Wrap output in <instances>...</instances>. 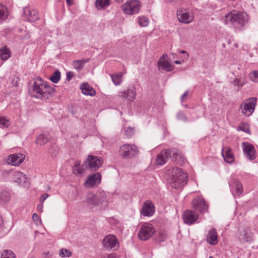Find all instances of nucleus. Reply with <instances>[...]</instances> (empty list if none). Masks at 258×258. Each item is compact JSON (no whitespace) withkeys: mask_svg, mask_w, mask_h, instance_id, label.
Segmentation results:
<instances>
[{"mask_svg":"<svg viewBox=\"0 0 258 258\" xmlns=\"http://www.w3.org/2000/svg\"><path fill=\"white\" fill-rule=\"evenodd\" d=\"M74 75V73L73 72H69L66 74L67 80L69 81H70L73 77Z\"/></svg>","mask_w":258,"mask_h":258,"instance_id":"nucleus-48","label":"nucleus"},{"mask_svg":"<svg viewBox=\"0 0 258 258\" xmlns=\"http://www.w3.org/2000/svg\"><path fill=\"white\" fill-rule=\"evenodd\" d=\"M167 57V54H164L162 57H161L160 58H163V60H165V57Z\"/></svg>","mask_w":258,"mask_h":258,"instance_id":"nucleus-56","label":"nucleus"},{"mask_svg":"<svg viewBox=\"0 0 258 258\" xmlns=\"http://www.w3.org/2000/svg\"><path fill=\"white\" fill-rule=\"evenodd\" d=\"M110 0H96L95 5L98 9H103L110 5Z\"/></svg>","mask_w":258,"mask_h":258,"instance_id":"nucleus-33","label":"nucleus"},{"mask_svg":"<svg viewBox=\"0 0 258 258\" xmlns=\"http://www.w3.org/2000/svg\"><path fill=\"white\" fill-rule=\"evenodd\" d=\"M155 232V230L152 224L145 223L141 225L138 236L140 239L145 241L150 238Z\"/></svg>","mask_w":258,"mask_h":258,"instance_id":"nucleus-8","label":"nucleus"},{"mask_svg":"<svg viewBox=\"0 0 258 258\" xmlns=\"http://www.w3.org/2000/svg\"><path fill=\"white\" fill-rule=\"evenodd\" d=\"M25 158V155L22 153L13 154L8 156L7 162L9 164L18 166L24 161Z\"/></svg>","mask_w":258,"mask_h":258,"instance_id":"nucleus-17","label":"nucleus"},{"mask_svg":"<svg viewBox=\"0 0 258 258\" xmlns=\"http://www.w3.org/2000/svg\"><path fill=\"white\" fill-rule=\"evenodd\" d=\"M83 94L86 95L94 96L96 94L95 90L87 83H83L80 86Z\"/></svg>","mask_w":258,"mask_h":258,"instance_id":"nucleus-28","label":"nucleus"},{"mask_svg":"<svg viewBox=\"0 0 258 258\" xmlns=\"http://www.w3.org/2000/svg\"><path fill=\"white\" fill-rule=\"evenodd\" d=\"M155 208L150 200H147L143 204L141 214L144 217H151L155 213Z\"/></svg>","mask_w":258,"mask_h":258,"instance_id":"nucleus-15","label":"nucleus"},{"mask_svg":"<svg viewBox=\"0 0 258 258\" xmlns=\"http://www.w3.org/2000/svg\"><path fill=\"white\" fill-rule=\"evenodd\" d=\"M171 154V150H165L162 151L156 157V164L159 165H162L164 164L169 156Z\"/></svg>","mask_w":258,"mask_h":258,"instance_id":"nucleus-23","label":"nucleus"},{"mask_svg":"<svg viewBox=\"0 0 258 258\" xmlns=\"http://www.w3.org/2000/svg\"><path fill=\"white\" fill-rule=\"evenodd\" d=\"M102 244L108 250H115L119 247V243L116 237L113 235H108L104 238Z\"/></svg>","mask_w":258,"mask_h":258,"instance_id":"nucleus-12","label":"nucleus"},{"mask_svg":"<svg viewBox=\"0 0 258 258\" xmlns=\"http://www.w3.org/2000/svg\"><path fill=\"white\" fill-rule=\"evenodd\" d=\"M59 151V148L55 144H51L48 149V152L52 156H56Z\"/></svg>","mask_w":258,"mask_h":258,"instance_id":"nucleus-37","label":"nucleus"},{"mask_svg":"<svg viewBox=\"0 0 258 258\" xmlns=\"http://www.w3.org/2000/svg\"><path fill=\"white\" fill-rule=\"evenodd\" d=\"M178 0H165L166 3H173V4H176Z\"/></svg>","mask_w":258,"mask_h":258,"instance_id":"nucleus-51","label":"nucleus"},{"mask_svg":"<svg viewBox=\"0 0 258 258\" xmlns=\"http://www.w3.org/2000/svg\"><path fill=\"white\" fill-rule=\"evenodd\" d=\"M177 18L180 23L188 24L194 20V13L189 8H181L177 10Z\"/></svg>","mask_w":258,"mask_h":258,"instance_id":"nucleus-5","label":"nucleus"},{"mask_svg":"<svg viewBox=\"0 0 258 258\" xmlns=\"http://www.w3.org/2000/svg\"><path fill=\"white\" fill-rule=\"evenodd\" d=\"M101 175L100 173L97 172L89 176L84 183L86 188H92L97 186L101 182Z\"/></svg>","mask_w":258,"mask_h":258,"instance_id":"nucleus-13","label":"nucleus"},{"mask_svg":"<svg viewBox=\"0 0 258 258\" xmlns=\"http://www.w3.org/2000/svg\"><path fill=\"white\" fill-rule=\"evenodd\" d=\"M207 242L211 245H215L218 242L217 230L214 228H211L206 236Z\"/></svg>","mask_w":258,"mask_h":258,"instance_id":"nucleus-22","label":"nucleus"},{"mask_svg":"<svg viewBox=\"0 0 258 258\" xmlns=\"http://www.w3.org/2000/svg\"><path fill=\"white\" fill-rule=\"evenodd\" d=\"M13 179L14 182L24 187H28L29 185V178L21 171H17L14 173Z\"/></svg>","mask_w":258,"mask_h":258,"instance_id":"nucleus-18","label":"nucleus"},{"mask_svg":"<svg viewBox=\"0 0 258 258\" xmlns=\"http://www.w3.org/2000/svg\"><path fill=\"white\" fill-rule=\"evenodd\" d=\"M187 95V91H186L181 96L180 99L182 102H183L184 100V98Z\"/></svg>","mask_w":258,"mask_h":258,"instance_id":"nucleus-52","label":"nucleus"},{"mask_svg":"<svg viewBox=\"0 0 258 258\" xmlns=\"http://www.w3.org/2000/svg\"><path fill=\"white\" fill-rule=\"evenodd\" d=\"M232 84L239 88L242 87L245 84V82L244 79L235 78L233 81Z\"/></svg>","mask_w":258,"mask_h":258,"instance_id":"nucleus-43","label":"nucleus"},{"mask_svg":"<svg viewBox=\"0 0 258 258\" xmlns=\"http://www.w3.org/2000/svg\"><path fill=\"white\" fill-rule=\"evenodd\" d=\"M180 53H186V52L184 50H181L180 51Z\"/></svg>","mask_w":258,"mask_h":258,"instance_id":"nucleus-58","label":"nucleus"},{"mask_svg":"<svg viewBox=\"0 0 258 258\" xmlns=\"http://www.w3.org/2000/svg\"><path fill=\"white\" fill-rule=\"evenodd\" d=\"M256 99L253 97L243 102L240 106L242 113L246 116L250 115L254 111Z\"/></svg>","mask_w":258,"mask_h":258,"instance_id":"nucleus-10","label":"nucleus"},{"mask_svg":"<svg viewBox=\"0 0 258 258\" xmlns=\"http://www.w3.org/2000/svg\"><path fill=\"white\" fill-rule=\"evenodd\" d=\"M54 90L44 82L40 77L36 79L30 92L31 96L37 99L45 100L51 95Z\"/></svg>","mask_w":258,"mask_h":258,"instance_id":"nucleus-2","label":"nucleus"},{"mask_svg":"<svg viewBox=\"0 0 258 258\" xmlns=\"http://www.w3.org/2000/svg\"><path fill=\"white\" fill-rule=\"evenodd\" d=\"M118 153L122 158L130 159L137 155L139 150L135 145L125 144L120 147Z\"/></svg>","mask_w":258,"mask_h":258,"instance_id":"nucleus-6","label":"nucleus"},{"mask_svg":"<svg viewBox=\"0 0 258 258\" xmlns=\"http://www.w3.org/2000/svg\"><path fill=\"white\" fill-rule=\"evenodd\" d=\"M229 185L230 187L231 192L235 196V194L233 190L234 188L236 191V194L237 196L240 195L243 192V188L241 183L236 179H232L231 180L229 181Z\"/></svg>","mask_w":258,"mask_h":258,"instance_id":"nucleus-21","label":"nucleus"},{"mask_svg":"<svg viewBox=\"0 0 258 258\" xmlns=\"http://www.w3.org/2000/svg\"><path fill=\"white\" fill-rule=\"evenodd\" d=\"M59 255L61 257H70L71 256V252L66 249L62 248L60 250Z\"/></svg>","mask_w":258,"mask_h":258,"instance_id":"nucleus-44","label":"nucleus"},{"mask_svg":"<svg viewBox=\"0 0 258 258\" xmlns=\"http://www.w3.org/2000/svg\"><path fill=\"white\" fill-rule=\"evenodd\" d=\"M135 133V130L133 127H128L124 131V135L127 138H130L133 136Z\"/></svg>","mask_w":258,"mask_h":258,"instance_id":"nucleus-42","label":"nucleus"},{"mask_svg":"<svg viewBox=\"0 0 258 258\" xmlns=\"http://www.w3.org/2000/svg\"><path fill=\"white\" fill-rule=\"evenodd\" d=\"M191 204L194 209L201 213H203L208 208V205L206 204L204 199L200 197L194 198Z\"/></svg>","mask_w":258,"mask_h":258,"instance_id":"nucleus-16","label":"nucleus"},{"mask_svg":"<svg viewBox=\"0 0 258 258\" xmlns=\"http://www.w3.org/2000/svg\"><path fill=\"white\" fill-rule=\"evenodd\" d=\"M138 23L141 27H146L149 24V19L146 17H141L139 18Z\"/></svg>","mask_w":258,"mask_h":258,"instance_id":"nucleus-40","label":"nucleus"},{"mask_svg":"<svg viewBox=\"0 0 258 258\" xmlns=\"http://www.w3.org/2000/svg\"><path fill=\"white\" fill-rule=\"evenodd\" d=\"M199 218V215L191 210L186 211L183 215L184 222L188 225L194 223Z\"/></svg>","mask_w":258,"mask_h":258,"instance_id":"nucleus-20","label":"nucleus"},{"mask_svg":"<svg viewBox=\"0 0 258 258\" xmlns=\"http://www.w3.org/2000/svg\"><path fill=\"white\" fill-rule=\"evenodd\" d=\"M50 80L54 83H57L60 79V73L58 70L55 71L51 76Z\"/></svg>","mask_w":258,"mask_h":258,"instance_id":"nucleus-36","label":"nucleus"},{"mask_svg":"<svg viewBox=\"0 0 258 258\" xmlns=\"http://www.w3.org/2000/svg\"><path fill=\"white\" fill-rule=\"evenodd\" d=\"M222 156L224 161L228 163H232L234 160V157L232 150L228 147H223Z\"/></svg>","mask_w":258,"mask_h":258,"instance_id":"nucleus-24","label":"nucleus"},{"mask_svg":"<svg viewBox=\"0 0 258 258\" xmlns=\"http://www.w3.org/2000/svg\"><path fill=\"white\" fill-rule=\"evenodd\" d=\"M239 128L240 130L243 131L245 133H249L250 132L249 129L248 128H246L245 126H240Z\"/></svg>","mask_w":258,"mask_h":258,"instance_id":"nucleus-50","label":"nucleus"},{"mask_svg":"<svg viewBox=\"0 0 258 258\" xmlns=\"http://www.w3.org/2000/svg\"><path fill=\"white\" fill-rule=\"evenodd\" d=\"M244 155L247 159L252 161L256 158V152L253 146L248 142H242L241 144Z\"/></svg>","mask_w":258,"mask_h":258,"instance_id":"nucleus-11","label":"nucleus"},{"mask_svg":"<svg viewBox=\"0 0 258 258\" xmlns=\"http://www.w3.org/2000/svg\"><path fill=\"white\" fill-rule=\"evenodd\" d=\"M115 1L118 3H121V2H122L123 0H115Z\"/></svg>","mask_w":258,"mask_h":258,"instance_id":"nucleus-59","label":"nucleus"},{"mask_svg":"<svg viewBox=\"0 0 258 258\" xmlns=\"http://www.w3.org/2000/svg\"><path fill=\"white\" fill-rule=\"evenodd\" d=\"M66 1L69 5H70L72 4V0H66Z\"/></svg>","mask_w":258,"mask_h":258,"instance_id":"nucleus-55","label":"nucleus"},{"mask_svg":"<svg viewBox=\"0 0 258 258\" xmlns=\"http://www.w3.org/2000/svg\"><path fill=\"white\" fill-rule=\"evenodd\" d=\"M3 223V221L1 217H0V228L2 227Z\"/></svg>","mask_w":258,"mask_h":258,"instance_id":"nucleus-54","label":"nucleus"},{"mask_svg":"<svg viewBox=\"0 0 258 258\" xmlns=\"http://www.w3.org/2000/svg\"><path fill=\"white\" fill-rule=\"evenodd\" d=\"M10 124V121L5 116H0V127H8Z\"/></svg>","mask_w":258,"mask_h":258,"instance_id":"nucleus-41","label":"nucleus"},{"mask_svg":"<svg viewBox=\"0 0 258 258\" xmlns=\"http://www.w3.org/2000/svg\"><path fill=\"white\" fill-rule=\"evenodd\" d=\"M38 208L42 209V205H39L38 207Z\"/></svg>","mask_w":258,"mask_h":258,"instance_id":"nucleus-60","label":"nucleus"},{"mask_svg":"<svg viewBox=\"0 0 258 258\" xmlns=\"http://www.w3.org/2000/svg\"><path fill=\"white\" fill-rule=\"evenodd\" d=\"M11 51L7 46H4L0 48V58L3 61L7 60L11 56Z\"/></svg>","mask_w":258,"mask_h":258,"instance_id":"nucleus-30","label":"nucleus"},{"mask_svg":"<svg viewBox=\"0 0 258 258\" xmlns=\"http://www.w3.org/2000/svg\"><path fill=\"white\" fill-rule=\"evenodd\" d=\"M107 258H117V256L115 254L112 253L108 255Z\"/></svg>","mask_w":258,"mask_h":258,"instance_id":"nucleus-53","label":"nucleus"},{"mask_svg":"<svg viewBox=\"0 0 258 258\" xmlns=\"http://www.w3.org/2000/svg\"><path fill=\"white\" fill-rule=\"evenodd\" d=\"M167 175L169 183L175 189L181 188L187 183V175L180 168L172 167L167 170Z\"/></svg>","mask_w":258,"mask_h":258,"instance_id":"nucleus-1","label":"nucleus"},{"mask_svg":"<svg viewBox=\"0 0 258 258\" xmlns=\"http://www.w3.org/2000/svg\"><path fill=\"white\" fill-rule=\"evenodd\" d=\"M1 258H16V256L12 250H5L1 254Z\"/></svg>","mask_w":258,"mask_h":258,"instance_id":"nucleus-38","label":"nucleus"},{"mask_svg":"<svg viewBox=\"0 0 258 258\" xmlns=\"http://www.w3.org/2000/svg\"><path fill=\"white\" fill-rule=\"evenodd\" d=\"M48 196L49 195L47 194H43L40 198V201L41 202H43L46 200V199L48 197Z\"/></svg>","mask_w":258,"mask_h":258,"instance_id":"nucleus-49","label":"nucleus"},{"mask_svg":"<svg viewBox=\"0 0 258 258\" xmlns=\"http://www.w3.org/2000/svg\"><path fill=\"white\" fill-rule=\"evenodd\" d=\"M159 69H162L166 71H170L172 70V67L167 60H163V58H160L158 62Z\"/></svg>","mask_w":258,"mask_h":258,"instance_id":"nucleus-32","label":"nucleus"},{"mask_svg":"<svg viewBox=\"0 0 258 258\" xmlns=\"http://www.w3.org/2000/svg\"><path fill=\"white\" fill-rule=\"evenodd\" d=\"M86 199L89 204L93 206H106L107 204L106 195L104 192H99L95 194L89 193Z\"/></svg>","mask_w":258,"mask_h":258,"instance_id":"nucleus-4","label":"nucleus"},{"mask_svg":"<svg viewBox=\"0 0 258 258\" xmlns=\"http://www.w3.org/2000/svg\"><path fill=\"white\" fill-rule=\"evenodd\" d=\"M86 170H87L86 166H84V163L82 166H80V162L79 161H77L73 167V173L78 176L83 175Z\"/></svg>","mask_w":258,"mask_h":258,"instance_id":"nucleus-27","label":"nucleus"},{"mask_svg":"<svg viewBox=\"0 0 258 258\" xmlns=\"http://www.w3.org/2000/svg\"><path fill=\"white\" fill-rule=\"evenodd\" d=\"M23 14L26 20L29 22H35L38 18V12L30 7L24 8Z\"/></svg>","mask_w":258,"mask_h":258,"instance_id":"nucleus-19","label":"nucleus"},{"mask_svg":"<svg viewBox=\"0 0 258 258\" xmlns=\"http://www.w3.org/2000/svg\"><path fill=\"white\" fill-rule=\"evenodd\" d=\"M8 16L7 8L5 6L0 5V23L6 20Z\"/></svg>","mask_w":258,"mask_h":258,"instance_id":"nucleus-35","label":"nucleus"},{"mask_svg":"<svg viewBox=\"0 0 258 258\" xmlns=\"http://www.w3.org/2000/svg\"><path fill=\"white\" fill-rule=\"evenodd\" d=\"M238 238L242 243L249 242L253 240V235L245 230H242L240 231Z\"/></svg>","mask_w":258,"mask_h":258,"instance_id":"nucleus-26","label":"nucleus"},{"mask_svg":"<svg viewBox=\"0 0 258 258\" xmlns=\"http://www.w3.org/2000/svg\"><path fill=\"white\" fill-rule=\"evenodd\" d=\"M10 199V194L7 191H3L0 196V200L4 202H7Z\"/></svg>","mask_w":258,"mask_h":258,"instance_id":"nucleus-39","label":"nucleus"},{"mask_svg":"<svg viewBox=\"0 0 258 258\" xmlns=\"http://www.w3.org/2000/svg\"><path fill=\"white\" fill-rule=\"evenodd\" d=\"M174 63H175L176 64H180L181 63V61H180V60H175L174 61Z\"/></svg>","mask_w":258,"mask_h":258,"instance_id":"nucleus-57","label":"nucleus"},{"mask_svg":"<svg viewBox=\"0 0 258 258\" xmlns=\"http://www.w3.org/2000/svg\"><path fill=\"white\" fill-rule=\"evenodd\" d=\"M171 153H172V159L177 164L183 165L186 163V160L180 152L178 150H173Z\"/></svg>","mask_w":258,"mask_h":258,"instance_id":"nucleus-25","label":"nucleus"},{"mask_svg":"<svg viewBox=\"0 0 258 258\" xmlns=\"http://www.w3.org/2000/svg\"><path fill=\"white\" fill-rule=\"evenodd\" d=\"M103 164V160L101 157L89 155L87 160L84 162V166H86L87 169L91 171L98 170Z\"/></svg>","mask_w":258,"mask_h":258,"instance_id":"nucleus-7","label":"nucleus"},{"mask_svg":"<svg viewBox=\"0 0 258 258\" xmlns=\"http://www.w3.org/2000/svg\"><path fill=\"white\" fill-rule=\"evenodd\" d=\"M122 73H119L115 75H110L112 81L115 86L119 85L122 81Z\"/></svg>","mask_w":258,"mask_h":258,"instance_id":"nucleus-34","label":"nucleus"},{"mask_svg":"<svg viewBox=\"0 0 258 258\" xmlns=\"http://www.w3.org/2000/svg\"><path fill=\"white\" fill-rule=\"evenodd\" d=\"M89 61V58L75 60L73 62V66L76 70L80 71L83 69L85 64Z\"/></svg>","mask_w":258,"mask_h":258,"instance_id":"nucleus-31","label":"nucleus"},{"mask_svg":"<svg viewBox=\"0 0 258 258\" xmlns=\"http://www.w3.org/2000/svg\"><path fill=\"white\" fill-rule=\"evenodd\" d=\"M140 7L141 5L139 1L131 0L122 5L121 9L125 14L134 15L138 13Z\"/></svg>","mask_w":258,"mask_h":258,"instance_id":"nucleus-9","label":"nucleus"},{"mask_svg":"<svg viewBox=\"0 0 258 258\" xmlns=\"http://www.w3.org/2000/svg\"><path fill=\"white\" fill-rule=\"evenodd\" d=\"M50 138L48 133L40 134L36 137L35 143L40 146L44 145L49 141Z\"/></svg>","mask_w":258,"mask_h":258,"instance_id":"nucleus-29","label":"nucleus"},{"mask_svg":"<svg viewBox=\"0 0 258 258\" xmlns=\"http://www.w3.org/2000/svg\"><path fill=\"white\" fill-rule=\"evenodd\" d=\"M177 118L178 119L182 120L184 121H185L187 120L185 115L182 112H179L177 114Z\"/></svg>","mask_w":258,"mask_h":258,"instance_id":"nucleus-47","label":"nucleus"},{"mask_svg":"<svg viewBox=\"0 0 258 258\" xmlns=\"http://www.w3.org/2000/svg\"><path fill=\"white\" fill-rule=\"evenodd\" d=\"M249 77L253 82H258V71H253L249 74Z\"/></svg>","mask_w":258,"mask_h":258,"instance_id":"nucleus-45","label":"nucleus"},{"mask_svg":"<svg viewBox=\"0 0 258 258\" xmlns=\"http://www.w3.org/2000/svg\"><path fill=\"white\" fill-rule=\"evenodd\" d=\"M248 21V16L245 13L232 11L226 14L224 18L226 25H232L237 28H242Z\"/></svg>","mask_w":258,"mask_h":258,"instance_id":"nucleus-3","label":"nucleus"},{"mask_svg":"<svg viewBox=\"0 0 258 258\" xmlns=\"http://www.w3.org/2000/svg\"><path fill=\"white\" fill-rule=\"evenodd\" d=\"M118 96L124 100H126L128 102L133 101L136 97V89L134 87L128 88L127 90L124 91H119L118 93Z\"/></svg>","mask_w":258,"mask_h":258,"instance_id":"nucleus-14","label":"nucleus"},{"mask_svg":"<svg viewBox=\"0 0 258 258\" xmlns=\"http://www.w3.org/2000/svg\"><path fill=\"white\" fill-rule=\"evenodd\" d=\"M32 218L36 224L38 225L41 223V220L38 214L36 213L33 214Z\"/></svg>","mask_w":258,"mask_h":258,"instance_id":"nucleus-46","label":"nucleus"}]
</instances>
